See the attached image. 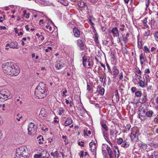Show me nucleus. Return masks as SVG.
<instances>
[{
  "instance_id": "obj_27",
  "label": "nucleus",
  "mask_w": 158,
  "mask_h": 158,
  "mask_svg": "<svg viewBox=\"0 0 158 158\" xmlns=\"http://www.w3.org/2000/svg\"><path fill=\"white\" fill-rule=\"evenodd\" d=\"M37 139L38 140V143L40 144H42L43 143V141L44 139L43 136L41 135H39L37 138Z\"/></svg>"
},
{
  "instance_id": "obj_44",
  "label": "nucleus",
  "mask_w": 158,
  "mask_h": 158,
  "mask_svg": "<svg viewBox=\"0 0 158 158\" xmlns=\"http://www.w3.org/2000/svg\"><path fill=\"white\" fill-rule=\"evenodd\" d=\"M106 66H107V68L108 69V71L112 73V71H111V69L110 68V66H109V64H107V63H106Z\"/></svg>"
},
{
  "instance_id": "obj_49",
  "label": "nucleus",
  "mask_w": 158,
  "mask_h": 158,
  "mask_svg": "<svg viewBox=\"0 0 158 158\" xmlns=\"http://www.w3.org/2000/svg\"><path fill=\"white\" fill-rule=\"evenodd\" d=\"M143 144L144 143H143L142 142H139V143H138V146L140 148H142Z\"/></svg>"
},
{
  "instance_id": "obj_47",
  "label": "nucleus",
  "mask_w": 158,
  "mask_h": 158,
  "mask_svg": "<svg viewBox=\"0 0 158 158\" xmlns=\"http://www.w3.org/2000/svg\"><path fill=\"white\" fill-rule=\"evenodd\" d=\"M84 142L82 141L81 142H78V144L81 147H83L84 146Z\"/></svg>"
},
{
  "instance_id": "obj_5",
  "label": "nucleus",
  "mask_w": 158,
  "mask_h": 158,
  "mask_svg": "<svg viewBox=\"0 0 158 158\" xmlns=\"http://www.w3.org/2000/svg\"><path fill=\"white\" fill-rule=\"evenodd\" d=\"M9 91L7 90L2 89L0 91V101L4 102L8 99Z\"/></svg>"
},
{
  "instance_id": "obj_20",
  "label": "nucleus",
  "mask_w": 158,
  "mask_h": 158,
  "mask_svg": "<svg viewBox=\"0 0 158 158\" xmlns=\"http://www.w3.org/2000/svg\"><path fill=\"white\" fill-rule=\"evenodd\" d=\"M73 120L70 118H68L65 121L64 125L65 126H68L72 123Z\"/></svg>"
},
{
  "instance_id": "obj_55",
  "label": "nucleus",
  "mask_w": 158,
  "mask_h": 158,
  "mask_svg": "<svg viewBox=\"0 0 158 158\" xmlns=\"http://www.w3.org/2000/svg\"><path fill=\"white\" fill-rule=\"evenodd\" d=\"M65 102L66 103V104H71L72 102L71 101H69V100H67V99H65Z\"/></svg>"
},
{
  "instance_id": "obj_13",
  "label": "nucleus",
  "mask_w": 158,
  "mask_h": 158,
  "mask_svg": "<svg viewBox=\"0 0 158 158\" xmlns=\"http://www.w3.org/2000/svg\"><path fill=\"white\" fill-rule=\"evenodd\" d=\"M39 115L40 117L42 116L43 117H45L47 116V112L43 108L41 109Z\"/></svg>"
},
{
  "instance_id": "obj_4",
  "label": "nucleus",
  "mask_w": 158,
  "mask_h": 158,
  "mask_svg": "<svg viewBox=\"0 0 158 158\" xmlns=\"http://www.w3.org/2000/svg\"><path fill=\"white\" fill-rule=\"evenodd\" d=\"M27 130L28 134L30 135H34L37 130V127L32 123H30L28 124Z\"/></svg>"
},
{
  "instance_id": "obj_32",
  "label": "nucleus",
  "mask_w": 158,
  "mask_h": 158,
  "mask_svg": "<svg viewBox=\"0 0 158 158\" xmlns=\"http://www.w3.org/2000/svg\"><path fill=\"white\" fill-rule=\"evenodd\" d=\"M50 154L54 157H57L58 156V152L57 151H56L54 152H51Z\"/></svg>"
},
{
  "instance_id": "obj_28",
  "label": "nucleus",
  "mask_w": 158,
  "mask_h": 158,
  "mask_svg": "<svg viewBox=\"0 0 158 158\" xmlns=\"http://www.w3.org/2000/svg\"><path fill=\"white\" fill-rule=\"evenodd\" d=\"M147 100V98L145 94L143 95V96L140 99L141 102L142 103H144Z\"/></svg>"
},
{
  "instance_id": "obj_43",
  "label": "nucleus",
  "mask_w": 158,
  "mask_h": 158,
  "mask_svg": "<svg viewBox=\"0 0 158 158\" xmlns=\"http://www.w3.org/2000/svg\"><path fill=\"white\" fill-rule=\"evenodd\" d=\"M154 36L156 41H158V31L155 33Z\"/></svg>"
},
{
  "instance_id": "obj_57",
  "label": "nucleus",
  "mask_w": 158,
  "mask_h": 158,
  "mask_svg": "<svg viewBox=\"0 0 158 158\" xmlns=\"http://www.w3.org/2000/svg\"><path fill=\"white\" fill-rule=\"evenodd\" d=\"M154 121L158 123V115H157L156 117L154 119Z\"/></svg>"
},
{
  "instance_id": "obj_29",
  "label": "nucleus",
  "mask_w": 158,
  "mask_h": 158,
  "mask_svg": "<svg viewBox=\"0 0 158 158\" xmlns=\"http://www.w3.org/2000/svg\"><path fill=\"white\" fill-rule=\"evenodd\" d=\"M59 2L64 5L65 6L68 5V2L66 0H58Z\"/></svg>"
},
{
  "instance_id": "obj_62",
  "label": "nucleus",
  "mask_w": 158,
  "mask_h": 158,
  "mask_svg": "<svg viewBox=\"0 0 158 158\" xmlns=\"http://www.w3.org/2000/svg\"><path fill=\"white\" fill-rule=\"evenodd\" d=\"M81 155L80 156L81 158H82L83 157V156H84V152L83 151H81Z\"/></svg>"
},
{
  "instance_id": "obj_34",
  "label": "nucleus",
  "mask_w": 158,
  "mask_h": 158,
  "mask_svg": "<svg viewBox=\"0 0 158 158\" xmlns=\"http://www.w3.org/2000/svg\"><path fill=\"white\" fill-rule=\"evenodd\" d=\"M147 18H146L143 21V24L144 27L146 28H148L149 27L148 25L147 24Z\"/></svg>"
},
{
  "instance_id": "obj_54",
  "label": "nucleus",
  "mask_w": 158,
  "mask_h": 158,
  "mask_svg": "<svg viewBox=\"0 0 158 158\" xmlns=\"http://www.w3.org/2000/svg\"><path fill=\"white\" fill-rule=\"evenodd\" d=\"M114 133V131L113 129H110V134L111 135H113Z\"/></svg>"
},
{
  "instance_id": "obj_1",
  "label": "nucleus",
  "mask_w": 158,
  "mask_h": 158,
  "mask_svg": "<svg viewBox=\"0 0 158 158\" xmlns=\"http://www.w3.org/2000/svg\"><path fill=\"white\" fill-rule=\"evenodd\" d=\"M2 69L5 74L11 76L17 75L20 71L19 67L11 62H7L3 64Z\"/></svg>"
},
{
  "instance_id": "obj_18",
  "label": "nucleus",
  "mask_w": 158,
  "mask_h": 158,
  "mask_svg": "<svg viewBox=\"0 0 158 158\" xmlns=\"http://www.w3.org/2000/svg\"><path fill=\"white\" fill-rule=\"evenodd\" d=\"M139 60L141 64L142 65L145 60V55L143 53H141L140 55Z\"/></svg>"
},
{
  "instance_id": "obj_52",
  "label": "nucleus",
  "mask_w": 158,
  "mask_h": 158,
  "mask_svg": "<svg viewBox=\"0 0 158 158\" xmlns=\"http://www.w3.org/2000/svg\"><path fill=\"white\" fill-rule=\"evenodd\" d=\"M46 27L47 29H48L50 31H51L52 30V27L51 26H50V25H46Z\"/></svg>"
},
{
  "instance_id": "obj_25",
  "label": "nucleus",
  "mask_w": 158,
  "mask_h": 158,
  "mask_svg": "<svg viewBox=\"0 0 158 158\" xmlns=\"http://www.w3.org/2000/svg\"><path fill=\"white\" fill-rule=\"evenodd\" d=\"M137 46L139 49H141L142 46V42L141 39L138 38Z\"/></svg>"
},
{
  "instance_id": "obj_2",
  "label": "nucleus",
  "mask_w": 158,
  "mask_h": 158,
  "mask_svg": "<svg viewBox=\"0 0 158 158\" xmlns=\"http://www.w3.org/2000/svg\"><path fill=\"white\" fill-rule=\"evenodd\" d=\"M45 85L42 82L40 83L36 87L34 92L35 97L38 98H43L47 95Z\"/></svg>"
},
{
  "instance_id": "obj_61",
  "label": "nucleus",
  "mask_w": 158,
  "mask_h": 158,
  "mask_svg": "<svg viewBox=\"0 0 158 158\" xmlns=\"http://www.w3.org/2000/svg\"><path fill=\"white\" fill-rule=\"evenodd\" d=\"M150 31H149L148 30L147 31H146L144 35H148L149 34Z\"/></svg>"
},
{
  "instance_id": "obj_35",
  "label": "nucleus",
  "mask_w": 158,
  "mask_h": 158,
  "mask_svg": "<svg viewBox=\"0 0 158 158\" xmlns=\"http://www.w3.org/2000/svg\"><path fill=\"white\" fill-rule=\"evenodd\" d=\"M115 158H118L119 156V150L114 151Z\"/></svg>"
},
{
  "instance_id": "obj_7",
  "label": "nucleus",
  "mask_w": 158,
  "mask_h": 158,
  "mask_svg": "<svg viewBox=\"0 0 158 158\" xmlns=\"http://www.w3.org/2000/svg\"><path fill=\"white\" fill-rule=\"evenodd\" d=\"M37 154L39 157L44 158H48L49 156V154L48 153L47 151L46 150L41 149V152L39 154Z\"/></svg>"
},
{
  "instance_id": "obj_31",
  "label": "nucleus",
  "mask_w": 158,
  "mask_h": 158,
  "mask_svg": "<svg viewBox=\"0 0 158 158\" xmlns=\"http://www.w3.org/2000/svg\"><path fill=\"white\" fill-rule=\"evenodd\" d=\"M77 5L80 7H83L85 6V4L83 2L79 1Z\"/></svg>"
},
{
  "instance_id": "obj_14",
  "label": "nucleus",
  "mask_w": 158,
  "mask_h": 158,
  "mask_svg": "<svg viewBox=\"0 0 158 158\" xmlns=\"http://www.w3.org/2000/svg\"><path fill=\"white\" fill-rule=\"evenodd\" d=\"M97 91L99 94L101 95H103L104 93L105 90L103 87L99 85L97 88Z\"/></svg>"
},
{
  "instance_id": "obj_60",
  "label": "nucleus",
  "mask_w": 158,
  "mask_h": 158,
  "mask_svg": "<svg viewBox=\"0 0 158 158\" xmlns=\"http://www.w3.org/2000/svg\"><path fill=\"white\" fill-rule=\"evenodd\" d=\"M123 40L125 42H127L128 40V37L126 36L123 38Z\"/></svg>"
},
{
  "instance_id": "obj_30",
  "label": "nucleus",
  "mask_w": 158,
  "mask_h": 158,
  "mask_svg": "<svg viewBox=\"0 0 158 158\" xmlns=\"http://www.w3.org/2000/svg\"><path fill=\"white\" fill-rule=\"evenodd\" d=\"M153 114V112L152 110H149L147 111L146 116L149 117H151L152 116Z\"/></svg>"
},
{
  "instance_id": "obj_38",
  "label": "nucleus",
  "mask_w": 158,
  "mask_h": 158,
  "mask_svg": "<svg viewBox=\"0 0 158 158\" xmlns=\"http://www.w3.org/2000/svg\"><path fill=\"white\" fill-rule=\"evenodd\" d=\"M145 1L146 6V9H147L149 5L151 0H145Z\"/></svg>"
},
{
  "instance_id": "obj_19",
  "label": "nucleus",
  "mask_w": 158,
  "mask_h": 158,
  "mask_svg": "<svg viewBox=\"0 0 158 158\" xmlns=\"http://www.w3.org/2000/svg\"><path fill=\"white\" fill-rule=\"evenodd\" d=\"M139 86L142 88H144L148 85L147 83H146L145 81L143 80L140 81L139 82Z\"/></svg>"
},
{
  "instance_id": "obj_59",
  "label": "nucleus",
  "mask_w": 158,
  "mask_h": 158,
  "mask_svg": "<svg viewBox=\"0 0 158 158\" xmlns=\"http://www.w3.org/2000/svg\"><path fill=\"white\" fill-rule=\"evenodd\" d=\"M6 27L5 26H1L0 27V29L1 30H6Z\"/></svg>"
},
{
  "instance_id": "obj_37",
  "label": "nucleus",
  "mask_w": 158,
  "mask_h": 158,
  "mask_svg": "<svg viewBox=\"0 0 158 158\" xmlns=\"http://www.w3.org/2000/svg\"><path fill=\"white\" fill-rule=\"evenodd\" d=\"M91 84L89 82H87V90L89 91L91 90Z\"/></svg>"
},
{
  "instance_id": "obj_46",
  "label": "nucleus",
  "mask_w": 158,
  "mask_h": 158,
  "mask_svg": "<svg viewBox=\"0 0 158 158\" xmlns=\"http://www.w3.org/2000/svg\"><path fill=\"white\" fill-rule=\"evenodd\" d=\"M115 94L116 98L119 99V94L117 90H116Z\"/></svg>"
},
{
  "instance_id": "obj_50",
  "label": "nucleus",
  "mask_w": 158,
  "mask_h": 158,
  "mask_svg": "<svg viewBox=\"0 0 158 158\" xmlns=\"http://www.w3.org/2000/svg\"><path fill=\"white\" fill-rule=\"evenodd\" d=\"M147 148V144H143V146L142 147V148H142L143 149H146Z\"/></svg>"
},
{
  "instance_id": "obj_16",
  "label": "nucleus",
  "mask_w": 158,
  "mask_h": 158,
  "mask_svg": "<svg viewBox=\"0 0 158 158\" xmlns=\"http://www.w3.org/2000/svg\"><path fill=\"white\" fill-rule=\"evenodd\" d=\"M106 150L109 154L110 158H113L114 154L110 148L107 146L106 148Z\"/></svg>"
},
{
  "instance_id": "obj_53",
  "label": "nucleus",
  "mask_w": 158,
  "mask_h": 158,
  "mask_svg": "<svg viewBox=\"0 0 158 158\" xmlns=\"http://www.w3.org/2000/svg\"><path fill=\"white\" fill-rule=\"evenodd\" d=\"M52 50V48L51 47H48L47 49H46L45 50L46 52H49V50Z\"/></svg>"
},
{
  "instance_id": "obj_26",
  "label": "nucleus",
  "mask_w": 158,
  "mask_h": 158,
  "mask_svg": "<svg viewBox=\"0 0 158 158\" xmlns=\"http://www.w3.org/2000/svg\"><path fill=\"white\" fill-rule=\"evenodd\" d=\"M129 145L130 143L129 142H127L125 141H124L123 142V143L122 145V146L125 148H127L129 147Z\"/></svg>"
},
{
  "instance_id": "obj_3",
  "label": "nucleus",
  "mask_w": 158,
  "mask_h": 158,
  "mask_svg": "<svg viewBox=\"0 0 158 158\" xmlns=\"http://www.w3.org/2000/svg\"><path fill=\"white\" fill-rule=\"evenodd\" d=\"M26 148L21 146L17 149L16 151V156L15 158H27L29 155L28 152L26 151Z\"/></svg>"
},
{
  "instance_id": "obj_39",
  "label": "nucleus",
  "mask_w": 158,
  "mask_h": 158,
  "mask_svg": "<svg viewBox=\"0 0 158 158\" xmlns=\"http://www.w3.org/2000/svg\"><path fill=\"white\" fill-rule=\"evenodd\" d=\"M135 95L137 97H140L142 95V93L140 91H137L135 92Z\"/></svg>"
},
{
  "instance_id": "obj_42",
  "label": "nucleus",
  "mask_w": 158,
  "mask_h": 158,
  "mask_svg": "<svg viewBox=\"0 0 158 158\" xmlns=\"http://www.w3.org/2000/svg\"><path fill=\"white\" fill-rule=\"evenodd\" d=\"M135 135H136L137 136V139H138V136L139 135V131H134V132H133Z\"/></svg>"
},
{
  "instance_id": "obj_6",
  "label": "nucleus",
  "mask_w": 158,
  "mask_h": 158,
  "mask_svg": "<svg viewBox=\"0 0 158 158\" xmlns=\"http://www.w3.org/2000/svg\"><path fill=\"white\" fill-rule=\"evenodd\" d=\"M147 111L145 109H140L139 110L138 114L139 118L141 120H143L145 119V117L146 116Z\"/></svg>"
},
{
  "instance_id": "obj_56",
  "label": "nucleus",
  "mask_w": 158,
  "mask_h": 158,
  "mask_svg": "<svg viewBox=\"0 0 158 158\" xmlns=\"http://www.w3.org/2000/svg\"><path fill=\"white\" fill-rule=\"evenodd\" d=\"M150 70L149 69H145L144 71V73H150Z\"/></svg>"
},
{
  "instance_id": "obj_10",
  "label": "nucleus",
  "mask_w": 158,
  "mask_h": 158,
  "mask_svg": "<svg viewBox=\"0 0 158 158\" xmlns=\"http://www.w3.org/2000/svg\"><path fill=\"white\" fill-rule=\"evenodd\" d=\"M89 146L91 152H94L96 151V144L93 142H91L89 143Z\"/></svg>"
},
{
  "instance_id": "obj_9",
  "label": "nucleus",
  "mask_w": 158,
  "mask_h": 158,
  "mask_svg": "<svg viewBox=\"0 0 158 158\" xmlns=\"http://www.w3.org/2000/svg\"><path fill=\"white\" fill-rule=\"evenodd\" d=\"M73 31L75 37L78 38L80 35V32L79 30L76 27L73 29Z\"/></svg>"
},
{
  "instance_id": "obj_11",
  "label": "nucleus",
  "mask_w": 158,
  "mask_h": 158,
  "mask_svg": "<svg viewBox=\"0 0 158 158\" xmlns=\"http://www.w3.org/2000/svg\"><path fill=\"white\" fill-rule=\"evenodd\" d=\"M110 33H112L114 36L118 35V30L117 28L116 27L113 28L110 31Z\"/></svg>"
},
{
  "instance_id": "obj_36",
  "label": "nucleus",
  "mask_w": 158,
  "mask_h": 158,
  "mask_svg": "<svg viewBox=\"0 0 158 158\" xmlns=\"http://www.w3.org/2000/svg\"><path fill=\"white\" fill-rule=\"evenodd\" d=\"M117 143L118 144H121L123 143V140L122 138H120L118 139L117 140Z\"/></svg>"
},
{
  "instance_id": "obj_63",
  "label": "nucleus",
  "mask_w": 158,
  "mask_h": 158,
  "mask_svg": "<svg viewBox=\"0 0 158 158\" xmlns=\"http://www.w3.org/2000/svg\"><path fill=\"white\" fill-rule=\"evenodd\" d=\"M114 151L118 150V147L116 146H114Z\"/></svg>"
},
{
  "instance_id": "obj_22",
  "label": "nucleus",
  "mask_w": 158,
  "mask_h": 158,
  "mask_svg": "<svg viewBox=\"0 0 158 158\" xmlns=\"http://www.w3.org/2000/svg\"><path fill=\"white\" fill-rule=\"evenodd\" d=\"M100 124L103 129H104L105 131H108V127H107L106 125L103 122H101Z\"/></svg>"
},
{
  "instance_id": "obj_8",
  "label": "nucleus",
  "mask_w": 158,
  "mask_h": 158,
  "mask_svg": "<svg viewBox=\"0 0 158 158\" xmlns=\"http://www.w3.org/2000/svg\"><path fill=\"white\" fill-rule=\"evenodd\" d=\"M82 60L83 64L84 66L86 67L87 65H88V66H90V65L89 59L87 58L86 56H84L83 57Z\"/></svg>"
},
{
  "instance_id": "obj_58",
  "label": "nucleus",
  "mask_w": 158,
  "mask_h": 158,
  "mask_svg": "<svg viewBox=\"0 0 158 158\" xmlns=\"http://www.w3.org/2000/svg\"><path fill=\"white\" fill-rule=\"evenodd\" d=\"M108 41L107 40H104L103 42V44L104 45H107L108 44Z\"/></svg>"
},
{
  "instance_id": "obj_12",
  "label": "nucleus",
  "mask_w": 158,
  "mask_h": 158,
  "mask_svg": "<svg viewBox=\"0 0 158 158\" xmlns=\"http://www.w3.org/2000/svg\"><path fill=\"white\" fill-rule=\"evenodd\" d=\"M77 45L80 48L81 50H83L84 49V44L81 40H77Z\"/></svg>"
},
{
  "instance_id": "obj_40",
  "label": "nucleus",
  "mask_w": 158,
  "mask_h": 158,
  "mask_svg": "<svg viewBox=\"0 0 158 158\" xmlns=\"http://www.w3.org/2000/svg\"><path fill=\"white\" fill-rule=\"evenodd\" d=\"M143 50L146 53H149L150 52V50L146 46H144Z\"/></svg>"
},
{
  "instance_id": "obj_23",
  "label": "nucleus",
  "mask_w": 158,
  "mask_h": 158,
  "mask_svg": "<svg viewBox=\"0 0 158 158\" xmlns=\"http://www.w3.org/2000/svg\"><path fill=\"white\" fill-rule=\"evenodd\" d=\"M64 66V64L61 63L56 64L55 65V67L58 69H61Z\"/></svg>"
},
{
  "instance_id": "obj_48",
  "label": "nucleus",
  "mask_w": 158,
  "mask_h": 158,
  "mask_svg": "<svg viewBox=\"0 0 158 158\" xmlns=\"http://www.w3.org/2000/svg\"><path fill=\"white\" fill-rule=\"evenodd\" d=\"M136 90L137 89L135 87H132L131 88V91L133 93L135 92Z\"/></svg>"
},
{
  "instance_id": "obj_15",
  "label": "nucleus",
  "mask_w": 158,
  "mask_h": 158,
  "mask_svg": "<svg viewBox=\"0 0 158 158\" xmlns=\"http://www.w3.org/2000/svg\"><path fill=\"white\" fill-rule=\"evenodd\" d=\"M10 48H12L18 49V43L16 42H12L10 43Z\"/></svg>"
},
{
  "instance_id": "obj_51",
  "label": "nucleus",
  "mask_w": 158,
  "mask_h": 158,
  "mask_svg": "<svg viewBox=\"0 0 158 158\" xmlns=\"http://www.w3.org/2000/svg\"><path fill=\"white\" fill-rule=\"evenodd\" d=\"M119 80H121L123 78V73L122 72H121L119 75Z\"/></svg>"
},
{
  "instance_id": "obj_64",
  "label": "nucleus",
  "mask_w": 158,
  "mask_h": 158,
  "mask_svg": "<svg viewBox=\"0 0 158 158\" xmlns=\"http://www.w3.org/2000/svg\"><path fill=\"white\" fill-rule=\"evenodd\" d=\"M67 92V91L66 90V89H65L64 91L63 92V94L64 95H65V96H66V95L65 94Z\"/></svg>"
},
{
  "instance_id": "obj_24",
  "label": "nucleus",
  "mask_w": 158,
  "mask_h": 158,
  "mask_svg": "<svg viewBox=\"0 0 158 158\" xmlns=\"http://www.w3.org/2000/svg\"><path fill=\"white\" fill-rule=\"evenodd\" d=\"M143 78L144 81H145L146 83H147L148 84V83L150 81V78L149 76L148 75H145L143 77Z\"/></svg>"
},
{
  "instance_id": "obj_41",
  "label": "nucleus",
  "mask_w": 158,
  "mask_h": 158,
  "mask_svg": "<svg viewBox=\"0 0 158 158\" xmlns=\"http://www.w3.org/2000/svg\"><path fill=\"white\" fill-rule=\"evenodd\" d=\"M64 112V110L62 108H60L59 110V114L60 115H61Z\"/></svg>"
},
{
  "instance_id": "obj_17",
  "label": "nucleus",
  "mask_w": 158,
  "mask_h": 158,
  "mask_svg": "<svg viewBox=\"0 0 158 158\" xmlns=\"http://www.w3.org/2000/svg\"><path fill=\"white\" fill-rule=\"evenodd\" d=\"M112 71L113 72V77L115 78L119 73L118 70L117 69L116 67H113Z\"/></svg>"
},
{
  "instance_id": "obj_33",
  "label": "nucleus",
  "mask_w": 158,
  "mask_h": 158,
  "mask_svg": "<svg viewBox=\"0 0 158 158\" xmlns=\"http://www.w3.org/2000/svg\"><path fill=\"white\" fill-rule=\"evenodd\" d=\"M98 36L97 33H95L94 34V40L95 42L97 44L99 43V42L98 40Z\"/></svg>"
},
{
  "instance_id": "obj_21",
  "label": "nucleus",
  "mask_w": 158,
  "mask_h": 158,
  "mask_svg": "<svg viewBox=\"0 0 158 158\" xmlns=\"http://www.w3.org/2000/svg\"><path fill=\"white\" fill-rule=\"evenodd\" d=\"M130 137L132 141H137L136 135H135L133 132H132L131 134Z\"/></svg>"
},
{
  "instance_id": "obj_45",
  "label": "nucleus",
  "mask_w": 158,
  "mask_h": 158,
  "mask_svg": "<svg viewBox=\"0 0 158 158\" xmlns=\"http://www.w3.org/2000/svg\"><path fill=\"white\" fill-rule=\"evenodd\" d=\"M131 127V125L129 124H127V125L126 127H125V128L127 131H128L130 130Z\"/></svg>"
}]
</instances>
